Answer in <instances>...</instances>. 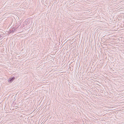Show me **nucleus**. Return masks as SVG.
I'll list each match as a JSON object with an SVG mask.
<instances>
[{
	"label": "nucleus",
	"mask_w": 124,
	"mask_h": 124,
	"mask_svg": "<svg viewBox=\"0 0 124 124\" xmlns=\"http://www.w3.org/2000/svg\"><path fill=\"white\" fill-rule=\"evenodd\" d=\"M15 79V77H13L12 78H10L8 80V82L9 83H11Z\"/></svg>",
	"instance_id": "1"
}]
</instances>
